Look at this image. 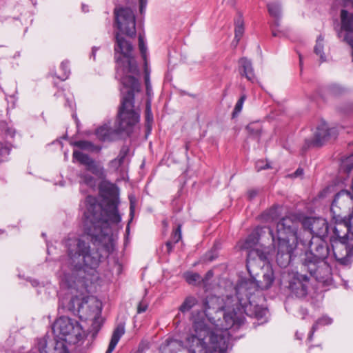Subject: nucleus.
<instances>
[{"label":"nucleus","instance_id":"obj_17","mask_svg":"<svg viewBox=\"0 0 353 353\" xmlns=\"http://www.w3.org/2000/svg\"><path fill=\"white\" fill-rule=\"evenodd\" d=\"M83 328L79 323L69 317L61 316L52 325V331H81Z\"/></svg>","mask_w":353,"mask_h":353},{"label":"nucleus","instance_id":"obj_39","mask_svg":"<svg viewBox=\"0 0 353 353\" xmlns=\"http://www.w3.org/2000/svg\"><path fill=\"white\" fill-rule=\"evenodd\" d=\"M263 216L264 219L268 220H275L278 217V213H277V208H272L268 211L265 212L263 214Z\"/></svg>","mask_w":353,"mask_h":353},{"label":"nucleus","instance_id":"obj_11","mask_svg":"<svg viewBox=\"0 0 353 353\" xmlns=\"http://www.w3.org/2000/svg\"><path fill=\"white\" fill-rule=\"evenodd\" d=\"M259 241V234L257 230L253 231L242 242H239V246L241 250L248 251L247 255V268L250 272V265L252 261L258 259L260 261H265L268 259V253L261 249L255 248Z\"/></svg>","mask_w":353,"mask_h":353},{"label":"nucleus","instance_id":"obj_2","mask_svg":"<svg viewBox=\"0 0 353 353\" xmlns=\"http://www.w3.org/2000/svg\"><path fill=\"white\" fill-rule=\"evenodd\" d=\"M274 281L273 273H266L263 276V281H256L255 279L244 280L239 283L236 288L234 296L225 297L224 319L225 325L221 331L241 329L245 324L244 314L256 319L254 325H261L268 322V310L256 304H253L250 300L251 295L258 290L269 289Z\"/></svg>","mask_w":353,"mask_h":353},{"label":"nucleus","instance_id":"obj_4","mask_svg":"<svg viewBox=\"0 0 353 353\" xmlns=\"http://www.w3.org/2000/svg\"><path fill=\"white\" fill-rule=\"evenodd\" d=\"M299 222L291 216H285L276 224V232L268 228L272 243L276 250V261L281 268L287 267L292 258L293 252L298 245Z\"/></svg>","mask_w":353,"mask_h":353},{"label":"nucleus","instance_id":"obj_8","mask_svg":"<svg viewBox=\"0 0 353 353\" xmlns=\"http://www.w3.org/2000/svg\"><path fill=\"white\" fill-rule=\"evenodd\" d=\"M66 308L74 314L77 312L81 321L92 318L91 331H100L101 329L103 323V319L101 316V303L96 297L73 296Z\"/></svg>","mask_w":353,"mask_h":353},{"label":"nucleus","instance_id":"obj_44","mask_svg":"<svg viewBox=\"0 0 353 353\" xmlns=\"http://www.w3.org/2000/svg\"><path fill=\"white\" fill-rule=\"evenodd\" d=\"M130 220L129 221L128 224H130V223L131 222L132 219H133L134 214V205L132 201V197H130ZM129 230H130L129 225H128V226L126 228L127 232L129 231Z\"/></svg>","mask_w":353,"mask_h":353},{"label":"nucleus","instance_id":"obj_37","mask_svg":"<svg viewBox=\"0 0 353 353\" xmlns=\"http://www.w3.org/2000/svg\"><path fill=\"white\" fill-rule=\"evenodd\" d=\"M218 257V253L216 249H212L210 251L205 253L203 256L202 260L203 262L210 263L215 260Z\"/></svg>","mask_w":353,"mask_h":353},{"label":"nucleus","instance_id":"obj_32","mask_svg":"<svg viewBox=\"0 0 353 353\" xmlns=\"http://www.w3.org/2000/svg\"><path fill=\"white\" fill-rule=\"evenodd\" d=\"M323 38L322 37L321 35H320L317 38L316 43L314 46V52L316 53V54L320 56L321 62H324L326 60L325 56L323 53Z\"/></svg>","mask_w":353,"mask_h":353},{"label":"nucleus","instance_id":"obj_3","mask_svg":"<svg viewBox=\"0 0 353 353\" xmlns=\"http://www.w3.org/2000/svg\"><path fill=\"white\" fill-rule=\"evenodd\" d=\"M129 81L132 83V90H121L122 97L118 110L116 128L113 129L109 123L99 127L95 131L96 136L101 141H112L121 132L130 135L134 127L140 121L141 110L134 105V94L137 91L138 83L132 78Z\"/></svg>","mask_w":353,"mask_h":353},{"label":"nucleus","instance_id":"obj_55","mask_svg":"<svg viewBox=\"0 0 353 353\" xmlns=\"http://www.w3.org/2000/svg\"><path fill=\"white\" fill-rule=\"evenodd\" d=\"M97 50V48L96 47H93L92 50V56L93 57V59H95L96 56V52Z\"/></svg>","mask_w":353,"mask_h":353},{"label":"nucleus","instance_id":"obj_33","mask_svg":"<svg viewBox=\"0 0 353 353\" xmlns=\"http://www.w3.org/2000/svg\"><path fill=\"white\" fill-rule=\"evenodd\" d=\"M331 90L329 85H320L317 89V94L323 101H327L329 99Z\"/></svg>","mask_w":353,"mask_h":353},{"label":"nucleus","instance_id":"obj_61","mask_svg":"<svg viewBox=\"0 0 353 353\" xmlns=\"http://www.w3.org/2000/svg\"><path fill=\"white\" fill-rule=\"evenodd\" d=\"M300 334H302L303 333L302 332H296V337L297 339H301V336H299Z\"/></svg>","mask_w":353,"mask_h":353},{"label":"nucleus","instance_id":"obj_27","mask_svg":"<svg viewBox=\"0 0 353 353\" xmlns=\"http://www.w3.org/2000/svg\"><path fill=\"white\" fill-rule=\"evenodd\" d=\"M78 176L80 179V181H79L80 183H83L90 188L95 187V185L97 184V180L91 174H90L85 172H82L78 174Z\"/></svg>","mask_w":353,"mask_h":353},{"label":"nucleus","instance_id":"obj_54","mask_svg":"<svg viewBox=\"0 0 353 353\" xmlns=\"http://www.w3.org/2000/svg\"><path fill=\"white\" fill-rule=\"evenodd\" d=\"M212 276H213V272H212V270H209V271L206 273V274H205V279H210V278H211V277H212Z\"/></svg>","mask_w":353,"mask_h":353},{"label":"nucleus","instance_id":"obj_34","mask_svg":"<svg viewBox=\"0 0 353 353\" xmlns=\"http://www.w3.org/2000/svg\"><path fill=\"white\" fill-rule=\"evenodd\" d=\"M60 68L63 72V74L58 78L62 81H65L69 77V75L70 74L69 61L68 60L62 61L60 65Z\"/></svg>","mask_w":353,"mask_h":353},{"label":"nucleus","instance_id":"obj_9","mask_svg":"<svg viewBox=\"0 0 353 353\" xmlns=\"http://www.w3.org/2000/svg\"><path fill=\"white\" fill-rule=\"evenodd\" d=\"M302 266L305 271L308 272L323 285L326 286L331 283V266L326 260L313 261L310 258L305 259Z\"/></svg>","mask_w":353,"mask_h":353},{"label":"nucleus","instance_id":"obj_28","mask_svg":"<svg viewBox=\"0 0 353 353\" xmlns=\"http://www.w3.org/2000/svg\"><path fill=\"white\" fill-rule=\"evenodd\" d=\"M353 170V154L342 159L340 165V171L346 174Z\"/></svg>","mask_w":353,"mask_h":353},{"label":"nucleus","instance_id":"obj_12","mask_svg":"<svg viewBox=\"0 0 353 353\" xmlns=\"http://www.w3.org/2000/svg\"><path fill=\"white\" fill-rule=\"evenodd\" d=\"M225 303V299H224L223 305L220 307V309L223 311V315L225 314V310H223ZM225 325V322L224 319L221 324H215L205 312H198L193 316L192 319L194 331H221L223 330Z\"/></svg>","mask_w":353,"mask_h":353},{"label":"nucleus","instance_id":"obj_18","mask_svg":"<svg viewBox=\"0 0 353 353\" xmlns=\"http://www.w3.org/2000/svg\"><path fill=\"white\" fill-rule=\"evenodd\" d=\"M319 243L315 244V247L313 248L314 243L310 241V253H306L305 259H311L313 261L316 260H324L325 261L329 254V248L325 243L320 239Z\"/></svg>","mask_w":353,"mask_h":353},{"label":"nucleus","instance_id":"obj_35","mask_svg":"<svg viewBox=\"0 0 353 353\" xmlns=\"http://www.w3.org/2000/svg\"><path fill=\"white\" fill-rule=\"evenodd\" d=\"M330 323L331 320L329 317L323 316L319 319L313 325L312 331H316V330L323 329L325 325H328Z\"/></svg>","mask_w":353,"mask_h":353},{"label":"nucleus","instance_id":"obj_60","mask_svg":"<svg viewBox=\"0 0 353 353\" xmlns=\"http://www.w3.org/2000/svg\"><path fill=\"white\" fill-rule=\"evenodd\" d=\"M204 307H205V310H207L210 308V306L208 305V303L207 301H205L204 302Z\"/></svg>","mask_w":353,"mask_h":353},{"label":"nucleus","instance_id":"obj_41","mask_svg":"<svg viewBox=\"0 0 353 353\" xmlns=\"http://www.w3.org/2000/svg\"><path fill=\"white\" fill-rule=\"evenodd\" d=\"M247 97L245 94H242L239 99L237 101L234 109V113H239L241 111L243 108V103L246 99Z\"/></svg>","mask_w":353,"mask_h":353},{"label":"nucleus","instance_id":"obj_64","mask_svg":"<svg viewBox=\"0 0 353 353\" xmlns=\"http://www.w3.org/2000/svg\"><path fill=\"white\" fill-rule=\"evenodd\" d=\"M65 333L66 332H60V334H61L63 336H66Z\"/></svg>","mask_w":353,"mask_h":353},{"label":"nucleus","instance_id":"obj_5","mask_svg":"<svg viewBox=\"0 0 353 353\" xmlns=\"http://www.w3.org/2000/svg\"><path fill=\"white\" fill-rule=\"evenodd\" d=\"M353 210L341 217L332 212V256L343 265H347L353 255Z\"/></svg>","mask_w":353,"mask_h":353},{"label":"nucleus","instance_id":"obj_48","mask_svg":"<svg viewBox=\"0 0 353 353\" xmlns=\"http://www.w3.org/2000/svg\"><path fill=\"white\" fill-rule=\"evenodd\" d=\"M174 244L172 241H168L165 243L168 254H170L172 251Z\"/></svg>","mask_w":353,"mask_h":353},{"label":"nucleus","instance_id":"obj_22","mask_svg":"<svg viewBox=\"0 0 353 353\" xmlns=\"http://www.w3.org/2000/svg\"><path fill=\"white\" fill-rule=\"evenodd\" d=\"M246 130L249 136L255 139L257 142L260 141L262 128L259 123H252L247 125Z\"/></svg>","mask_w":353,"mask_h":353},{"label":"nucleus","instance_id":"obj_1","mask_svg":"<svg viewBox=\"0 0 353 353\" xmlns=\"http://www.w3.org/2000/svg\"><path fill=\"white\" fill-rule=\"evenodd\" d=\"M85 210L83 233L69 234L62 241L67 259L61 265L63 281L70 288L84 284L81 274L95 271L102 259L101 248L108 255L114 250L115 244L111 233V224L121 221L118 199L108 201L105 208L92 196L85 200Z\"/></svg>","mask_w":353,"mask_h":353},{"label":"nucleus","instance_id":"obj_51","mask_svg":"<svg viewBox=\"0 0 353 353\" xmlns=\"http://www.w3.org/2000/svg\"><path fill=\"white\" fill-rule=\"evenodd\" d=\"M304 172H303V169L301 168H299L296 169V170L294 172L293 174V176L294 177H298V176H301L303 174Z\"/></svg>","mask_w":353,"mask_h":353},{"label":"nucleus","instance_id":"obj_25","mask_svg":"<svg viewBox=\"0 0 353 353\" xmlns=\"http://www.w3.org/2000/svg\"><path fill=\"white\" fill-rule=\"evenodd\" d=\"M144 81L145 85V92L148 99H152L153 96L152 88L150 82V68L148 65L144 67Z\"/></svg>","mask_w":353,"mask_h":353},{"label":"nucleus","instance_id":"obj_31","mask_svg":"<svg viewBox=\"0 0 353 353\" xmlns=\"http://www.w3.org/2000/svg\"><path fill=\"white\" fill-rule=\"evenodd\" d=\"M145 114V116L146 127L149 130H150L152 122H153V114H152V109H151L150 99H147Z\"/></svg>","mask_w":353,"mask_h":353},{"label":"nucleus","instance_id":"obj_36","mask_svg":"<svg viewBox=\"0 0 353 353\" xmlns=\"http://www.w3.org/2000/svg\"><path fill=\"white\" fill-rule=\"evenodd\" d=\"M184 277L188 283L194 285L201 279L199 274L196 272H187L184 274Z\"/></svg>","mask_w":353,"mask_h":353},{"label":"nucleus","instance_id":"obj_21","mask_svg":"<svg viewBox=\"0 0 353 353\" xmlns=\"http://www.w3.org/2000/svg\"><path fill=\"white\" fill-rule=\"evenodd\" d=\"M71 145L77 148H79V149L91 152H99L101 150V147L94 145L92 142L85 140L74 141L71 143Z\"/></svg>","mask_w":353,"mask_h":353},{"label":"nucleus","instance_id":"obj_63","mask_svg":"<svg viewBox=\"0 0 353 353\" xmlns=\"http://www.w3.org/2000/svg\"><path fill=\"white\" fill-rule=\"evenodd\" d=\"M38 284V282L34 281L32 283L33 285H37Z\"/></svg>","mask_w":353,"mask_h":353},{"label":"nucleus","instance_id":"obj_19","mask_svg":"<svg viewBox=\"0 0 353 353\" xmlns=\"http://www.w3.org/2000/svg\"><path fill=\"white\" fill-rule=\"evenodd\" d=\"M239 65L241 74L245 76L248 81L254 82L256 77L251 61L243 57L239 59Z\"/></svg>","mask_w":353,"mask_h":353},{"label":"nucleus","instance_id":"obj_10","mask_svg":"<svg viewBox=\"0 0 353 353\" xmlns=\"http://www.w3.org/2000/svg\"><path fill=\"white\" fill-rule=\"evenodd\" d=\"M117 28L121 33L130 37L136 35V18L133 11L129 8L114 9Z\"/></svg>","mask_w":353,"mask_h":353},{"label":"nucleus","instance_id":"obj_30","mask_svg":"<svg viewBox=\"0 0 353 353\" xmlns=\"http://www.w3.org/2000/svg\"><path fill=\"white\" fill-rule=\"evenodd\" d=\"M123 333L124 332H114L113 333V334L111 337L108 350H106L105 353H112L114 351L115 347L118 344V343H119V340L121 339Z\"/></svg>","mask_w":353,"mask_h":353},{"label":"nucleus","instance_id":"obj_47","mask_svg":"<svg viewBox=\"0 0 353 353\" xmlns=\"http://www.w3.org/2000/svg\"><path fill=\"white\" fill-rule=\"evenodd\" d=\"M123 163L120 162V160L117 157L110 162V166L115 169H117Z\"/></svg>","mask_w":353,"mask_h":353},{"label":"nucleus","instance_id":"obj_62","mask_svg":"<svg viewBox=\"0 0 353 353\" xmlns=\"http://www.w3.org/2000/svg\"><path fill=\"white\" fill-rule=\"evenodd\" d=\"M299 62H300V67H301V68H302L303 63H302V57L301 55H299Z\"/></svg>","mask_w":353,"mask_h":353},{"label":"nucleus","instance_id":"obj_56","mask_svg":"<svg viewBox=\"0 0 353 353\" xmlns=\"http://www.w3.org/2000/svg\"><path fill=\"white\" fill-rule=\"evenodd\" d=\"M65 105H68L70 108H72V101L69 100L68 99H66Z\"/></svg>","mask_w":353,"mask_h":353},{"label":"nucleus","instance_id":"obj_14","mask_svg":"<svg viewBox=\"0 0 353 353\" xmlns=\"http://www.w3.org/2000/svg\"><path fill=\"white\" fill-rule=\"evenodd\" d=\"M329 135L330 128L328 124L325 121H321L320 123L316 127L314 137L312 139H305L303 149L307 150L311 147L319 148L323 146Z\"/></svg>","mask_w":353,"mask_h":353},{"label":"nucleus","instance_id":"obj_50","mask_svg":"<svg viewBox=\"0 0 353 353\" xmlns=\"http://www.w3.org/2000/svg\"><path fill=\"white\" fill-rule=\"evenodd\" d=\"M147 5V0H139V10L142 14Z\"/></svg>","mask_w":353,"mask_h":353},{"label":"nucleus","instance_id":"obj_16","mask_svg":"<svg viewBox=\"0 0 353 353\" xmlns=\"http://www.w3.org/2000/svg\"><path fill=\"white\" fill-rule=\"evenodd\" d=\"M309 278L299 273L294 274L289 283L291 292L296 297H305L308 292Z\"/></svg>","mask_w":353,"mask_h":353},{"label":"nucleus","instance_id":"obj_13","mask_svg":"<svg viewBox=\"0 0 353 353\" xmlns=\"http://www.w3.org/2000/svg\"><path fill=\"white\" fill-rule=\"evenodd\" d=\"M72 158L81 165H85L86 170L92 172L99 179H103L105 178L106 174L103 166L91 158L88 154L79 150H74Z\"/></svg>","mask_w":353,"mask_h":353},{"label":"nucleus","instance_id":"obj_6","mask_svg":"<svg viewBox=\"0 0 353 353\" xmlns=\"http://www.w3.org/2000/svg\"><path fill=\"white\" fill-rule=\"evenodd\" d=\"M116 44L114 46L115 59L117 63L116 77L119 78L123 85V89L126 91L132 90V85L129 81L134 79L138 83L137 91L140 90V83L137 75L139 69L134 57L132 55L133 46L132 43L120 35L119 32L115 34Z\"/></svg>","mask_w":353,"mask_h":353},{"label":"nucleus","instance_id":"obj_38","mask_svg":"<svg viewBox=\"0 0 353 353\" xmlns=\"http://www.w3.org/2000/svg\"><path fill=\"white\" fill-rule=\"evenodd\" d=\"M181 228L182 225L179 224L172 232L171 239L174 243H177L181 239Z\"/></svg>","mask_w":353,"mask_h":353},{"label":"nucleus","instance_id":"obj_42","mask_svg":"<svg viewBox=\"0 0 353 353\" xmlns=\"http://www.w3.org/2000/svg\"><path fill=\"white\" fill-rule=\"evenodd\" d=\"M271 168L270 163H265L263 160H259L256 162L255 169L257 172L261 171L263 170H267Z\"/></svg>","mask_w":353,"mask_h":353},{"label":"nucleus","instance_id":"obj_43","mask_svg":"<svg viewBox=\"0 0 353 353\" xmlns=\"http://www.w3.org/2000/svg\"><path fill=\"white\" fill-rule=\"evenodd\" d=\"M129 152H130V148L127 145H123L121 148L119 154V155L117 157V158L120 160V162L123 163L124 159H125V157L128 154Z\"/></svg>","mask_w":353,"mask_h":353},{"label":"nucleus","instance_id":"obj_15","mask_svg":"<svg viewBox=\"0 0 353 353\" xmlns=\"http://www.w3.org/2000/svg\"><path fill=\"white\" fill-rule=\"evenodd\" d=\"M302 225L313 236H323L328 232L327 223L321 218L305 217L302 221Z\"/></svg>","mask_w":353,"mask_h":353},{"label":"nucleus","instance_id":"obj_58","mask_svg":"<svg viewBox=\"0 0 353 353\" xmlns=\"http://www.w3.org/2000/svg\"><path fill=\"white\" fill-rule=\"evenodd\" d=\"M336 90H337V86L336 85H332V94L336 92Z\"/></svg>","mask_w":353,"mask_h":353},{"label":"nucleus","instance_id":"obj_20","mask_svg":"<svg viewBox=\"0 0 353 353\" xmlns=\"http://www.w3.org/2000/svg\"><path fill=\"white\" fill-rule=\"evenodd\" d=\"M269 14L276 19L274 25L276 27L279 26V21L281 17V5L278 3H269L267 4Z\"/></svg>","mask_w":353,"mask_h":353},{"label":"nucleus","instance_id":"obj_52","mask_svg":"<svg viewBox=\"0 0 353 353\" xmlns=\"http://www.w3.org/2000/svg\"><path fill=\"white\" fill-rule=\"evenodd\" d=\"M6 133L7 135L12 137L14 135L15 131L12 128H8Z\"/></svg>","mask_w":353,"mask_h":353},{"label":"nucleus","instance_id":"obj_53","mask_svg":"<svg viewBox=\"0 0 353 353\" xmlns=\"http://www.w3.org/2000/svg\"><path fill=\"white\" fill-rule=\"evenodd\" d=\"M124 329H125L124 325L121 323L114 329V331H124Z\"/></svg>","mask_w":353,"mask_h":353},{"label":"nucleus","instance_id":"obj_24","mask_svg":"<svg viewBox=\"0 0 353 353\" xmlns=\"http://www.w3.org/2000/svg\"><path fill=\"white\" fill-rule=\"evenodd\" d=\"M54 343L53 341H48V336L40 339L37 341V348L39 353H50V347L54 345Z\"/></svg>","mask_w":353,"mask_h":353},{"label":"nucleus","instance_id":"obj_45","mask_svg":"<svg viewBox=\"0 0 353 353\" xmlns=\"http://www.w3.org/2000/svg\"><path fill=\"white\" fill-rule=\"evenodd\" d=\"M10 149L8 146H4L0 141V156H6L10 154Z\"/></svg>","mask_w":353,"mask_h":353},{"label":"nucleus","instance_id":"obj_40","mask_svg":"<svg viewBox=\"0 0 353 353\" xmlns=\"http://www.w3.org/2000/svg\"><path fill=\"white\" fill-rule=\"evenodd\" d=\"M54 353H69L67 346L63 341H57L56 343Z\"/></svg>","mask_w":353,"mask_h":353},{"label":"nucleus","instance_id":"obj_26","mask_svg":"<svg viewBox=\"0 0 353 353\" xmlns=\"http://www.w3.org/2000/svg\"><path fill=\"white\" fill-rule=\"evenodd\" d=\"M234 24V39L236 40L237 42H239L244 33V21L241 15H239L235 19Z\"/></svg>","mask_w":353,"mask_h":353},{"label":"nucleus","instance_id":"obj_49","mask_svg":"<svg viewBox=\"0 0 353 353\" xmlns=\"http://www.w3.org/2000/svg\"><path fill=\"white\" fill-rule=\"evenodd\" d=\"M147 308H148V305L146 304H144L143 303H140L139 304V306H138V308H137V312H138V313L144 312L145 311H146Z\"/></svg>","mask_w":353,"mask_h":353},{"label":"nucleus","instance_id":"obj_23","mask_svg":"<svg viewBox=\"0 0 353 353\" xmlns=\"http://www.w3.org/2000/svg\"><path fill=\"white\" fill-rule=\"evenodd\" d=\"M197 303L198 300L196 297L193 296H188L180 305L179 310L183 314L186 313L191 310Z\"/></svg>","mask_w":353,"mask_h":353},{"label":"nucleus","instance_id":"obj_29","mask_svg":"<svg viewBox=\"0 0 353 353\" xmlns=\"http://www.w3.org/2000/svg\"><path fill=\"white\" fill-rule=\"evenodd\" d=\"M139 48L141 57L144 61V67H146V65H148L147 60V46L144 41L143 35L141 34L139 35Z\"/></svg>","mask_w":353,"mask_h":353},{"label":"nucleus","instance_id":"obj_59","mask_svg":"<svg viewBox=\"0 0 353 353\" xmlns=\"http://www.w3.org/2000/svg\"><path fill=\"white\" fill-rule=\"evenodd\" d=\"M82 10H83V12H88V6H85V5H84V4H83V5H82Z\"/></svg>","mask_w":353,"mask_h":353},{"label":"nucleus","instance_id":"obj_46","mask_svg":"<svg viewBox=\"0 0 353 353\" xmlns=\"http://www.w3.org/2000/svg\"><path fill=\"white\" fill-rule=\"evenodd\" d=\"M259 191L256 189L249 190L247 192V196L249 200H252L258 194Z\"/></svg>","mask_w":353,"mask_h":353},{"label":"nucleus","instance_id":"obj_57","mask_svg":"<svg viewBox=\"0 0 353 353\" xmlns=\"http://www.w3.org/2000/svg\"><path fill=\"white\" fill-rule=\"evenodd\" d=\"M272 36L274 37H279V33L277 32L275 30H272Z\"/></svg>","mask_w":353,"mask_h":353},{"label":"nucleus","instance_id":"obj_7","mask_svg":"<svg viewBox=\"0 0 353 353\" xmlns=\"http://www.w3.org/2000/svg\"><path fill=\"white\" fill-rule=\"evenodd\" d=\"M187 337L190 353L225 352L230 345V332H196Z\"/></svg>","mask_w":353,"mask_h":353}]
</instances>
